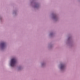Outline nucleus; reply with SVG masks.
<instances>
[{"label": "nucleus", "instance_id": "nucleus-1", "mask_svg": "<svg viewBox=\"0 0 80 80\" xmlns=\"http://www.w3.org/2000/svg\"><path fill=\"white\" fill-rule=\"evenodd\" d=\"M17 63V61L16 59L15 58H13L12 59L10 62V66L11 67H14L15 65Z\"/></svg>", "mask_w": 80, "mask_h": 80}, {"label": "nucleus", "instance_id": "nucleus-2", "mask_svg": "<svg viewBox=\"0 0 80 80\" xmlns=\"http://www.w3.org/2000/svg\"><path fill=\"white\" fill-rule=\"evenodd\" d=\"M1 45L2 47H4L5 46V42H2L1 43Z\"/></svg>", "mask_w": 80, "mask_h": 80}, {"label": "nucleus", "instance_id": "nucleus-3", "mask_svg": "<svg viewBox=\"0 0 80 80\" xmlns=\"http://www.w3.org/2000/svg\"><path fill=\"white\" fill-rule=\"evenodd\" d=\"M65 68V66L63 64H61V69H63Z\"/></svg>", "mask_w": 80, "mask_h": 80}]
</instances>
